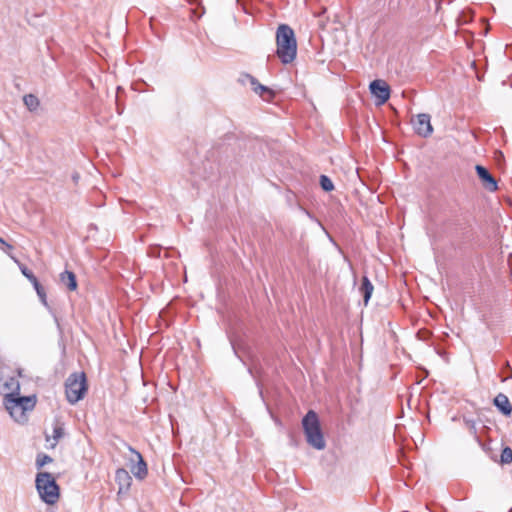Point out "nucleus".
Segmentation results:
<instances>
[{
    "label": "nucleus",
    "mask_w": 512,
    "mask_h": 512,
    "mask_svg": "<svg viewBox=\"0 0 512 512\" xmlns=\"http://www.w3.org/2000/svg\"><path fill=\"white\" fill-rule=\"evenodd\" d=\"M23 102H24V105L26 106V108L30 112L37 111L39 106H40V101H39L38 97L35 96L34 94H27V95H25L23 97Z\"/></svg>",
    "instance_id": "f3484780"
},
{
    "label": "nucleus",
    "mask_w": 512,
    "mask_h": 512,
    "mask_svg": "<svg viewBox=\"0 0 512 512\" xmlns=\"http://www.w3.org/2000/svg\"><path fill=\"white\" fill-rule=\"evenodd\" d=\"M4 404L10 416L19 423L26 421V412L32 411L36 405V396H20L19 393L7 394Z\"/></svg>",
    "instance_id": "f03ea898"
},
{
    "label": "nucleus",
    "mask_w": 512,
    "mask_h": 512,
    "mask_svg": "<svg viewBox=\"0 0 512 512\" xmlns=\"http://www.w3.org/2000/svg\"><path fill=\"white\" fill-rule=\"evenodd\" d=\"M276 54L283 64L293 62L297 55V41L293 29L281 24L276 31Z\"/></svg>",
    "instance_id": "f257e3e1"
},
{
    "label": "nucleus",
    "mask_w": 512,
    "mask_h": 512,
    "mask_svg": "<svg viewBox=\"0 0 512 512\" xmlns=\"http://www.w3.org/2000/svg\"><path fill=\"white\" fill-rule=\"evenodd\" d=\"M246 74H247V73H245V74H242V75H241L240 80H241V82H242V83H246L247 81L249 82V80H248L247 78H245V77H244Z\"/></svg>",
    "instance_id": "5701e85b"
},
{
    "label": "nucleus",
    "mask_w": 512,
    "mask_h": 512,
    "mask_svg": "<svg viewBox=\"0 0 512 512\" xmlns=\"http://www.w3.org/2000/svg\"><path fill=\"white\" fill-rule=\"evenodd\" d=\"M60 282L65 285L70 291H74L77 288L76 276L71 271H64L60 274Z\"/></svg>",
    "instance_id": "dca6fc26"
},
{
    "label": "nucleus",
    "mask_w": 512,
    "mask_h": 512,
    "mask_svg": "<svg viewBox=\"0 0 512 512\" xmlns=\"http://www.w3.org/2000/svg\"><path fill=\"white\" fill-rule=\"evenodd\" d=\"M64 435V428L60 425H57L54 427L53 429V439L55 440V442H57L59 439H61ZM56 443L53 444V446L55 445Z\"/></svg>",
    "instance_id": "412c9836"
},
{
    "label": "nucleus",
    "mask_w": 512,
    "mask_h": 512,
    "mask_svg": "<svg viewBox=\"0 0 512 512\" xmlns=\"http://www.w3.org/2000/svg\"><path fill=\"white\" fill-rule=\"evenodd\" d=\"M463 423L469 433L473 436L475 442L483 449L485 450V444L482 442L477 429V423L474 419L468 418L467 416H463Z\"/></svg>",
    "instance_id": "4468645a"
},
{
    "label": "nucleus",
    "mask_w": 512,
    "mask_h": 512,
    "mask_svg": "<svg viewBox=\"0 0 512 512\" xmlns=\"http://www.w3.org/2000/svg\"><path fill=\"white\" fill-rule=\"evenodd\" d=\"M115 481L118 484V494H121L129 490L132 478L126 469L119 468L115 473Z\"/></svg>",
    "instance_id": "9b49d317"
},
{
    "label": "nucleus",
    "mask_w": 512,
    "mask_h": 512,
    "mask_svg": "<svg viewBox=\"0 0 512 512\" xmlns=\"http://www.w3.org/2000/svg\"><path fill=\"white\" fill-rule=\"evenodd\" d=\"M244 77L249 80V83L251 84L252 89L254 90L255 93L259 94L261 97H263L266 100L273 98V96H274L273 91L270 88H268L264 85H261L255 77H253L250 74H246Z\"/></svg>",
    "instance_id": "f8f14e48"
},
{
    "label": "nucleus",
    "mask_w": 512,
    "mask_h": 512,
    "mask_svg": "<svg viewBox=\"0 0 512 512\" xmlns=\"http://www.w3.org/2000/svg\"><path fill=\"white\" fill-rule=\"evenodd\" d=\"M500 461L502 464H510L512 462V449L510 447L503 448Z\"/></svg>",
    "instance_id": "6ab92c4d"
},
{
    "label": "nucleus",
    "mask_w": 512,
    "mask_h": 512,
    "mask_svg": "<svg viewBox=\"0 0 512 512\" xmlns=\"http://www.w3.org/2000/svg\"><path fill=\"white\" fill-rule=\"evenodd\" d=\"M373 290H374V287H373L371 281L368 279L367 276H363L362 280H361V285L359 287V292L363 296L365 305L368 304Z\"/></svg>",
    "instance_id": "2eb2a0df"
},
{
    "label": "nucleus",
    "mask_w": 512,
    "mask_h": 512,
    "mask_svg": "<svg viewBox=\"0 0 512 512\" xmlns=\"http://www.w3.org/2000/svg\"><path fill=\"white\" fill-rule=\"evenodd\" d=\"M129 450L135 455L136 458V464L131 467L132 474L138 479H144L148 473V470L142 455L132 447H129Z\"/></svg>",
    "instance_id": "9d476101"
},
{
    "label": "nucleus",
    "mask_w": 512,
    "mask_h": 512,
    "mask_svg": "<svg viewBox=\"0 0 512 512\" xmlns=\"http://www.w3.org/2000/svg\"><path fill=\"white\" fill-rule=\"evenodd\" d=\"M493 404L504 416L508 417L512 414V405L505 394L499 393L496 395Z\"/></svg>",
    "instance_id": "ddd939ff"
},
{
    "label": "nucleus",
    "mask_w": 512,
    "mask_h": 512,
    "mask_svg": "<svg viewBox=\"0 0 512 512\" xmlns=\"http://www.w3.org/2000/svg\"><path fill=\"white\" fill-rule=\"evenodd\" d=\"M476 173L479 179L482 182L484 188L490 192H494L497 190V182L495 178L491 175V173L482 165H476L475 167Z\"/></svg>",
    "instance_id": "6e6552de"
},
{
    "label": "nucleus",
    "mask_w": 512,
    "mask_h": 512,
    "mask_svg": "<svg viewBox=\"0 0 512 512\" xmlns=\"http://www.w3.org/2000/svg\"><path fill=\"white\" fill-rule=\"evenodd\" d=\"M415 132L424 138L429 137L433 133L431 125V117L427 113H420L412 120Z\"/></svg>",
    "instance_id": "0eeeda50"
},
{
    "label": "nucleus",
    "mask_w": 512,
    "mask_h": 512,
    "mask_svg": "<svg viewBox=\"0 0 512 512\" xmlns=\"http://www.w3.org/2000/svg\"><path fill=\"white\" fill-rule=\"evenodd\" d=\"M371 94L377 99L376 104L382 105L390 98V87L384 80H374L370 83Z\"/></svg>",
    "instance_id": "423d86ee"
},
{
    "label": "nucleus",
    "mask_w": 512,
    "mask_h": 512,
    "mask_svg": "<svg viewBox=\"0 0 512 512\" xmlns=\"http://www.w3.org/2000/svg\"><path fill=\"white\" fill-rule=\"evenodd\" d=\"M320 185L321 188L326 192H330L334 189L332 180L326 175L320 176Z\"/></svg>",
    "instance_id": "a211bd4d"
},
{
    "label": "nucleus",
    "mask_w": 512,
    "mask_h": 512,
    "mask_svg": "<svg viewBox=\"0 0 512 512\" xmlns=\"http://www.w3.org/2000/svg\"><path fill=\"white\" fill-rule=\"evenodd\" d=\"M87 389V379L84 372H74L65 381L66 399L72 405L84 398Z\"/></svg>",
    "instance_id": "39448f33"
},
{
    "label": "nucleus",
    "mask_w": 512,
    "mask_h": 512,
    "mask_svg": "<svg viewBox=\"0 0 512 512\" xmlns=\"http://www.w3.org/2000/svg\"><path fill=\"white\" fill-rule=\"evenodd\" d=\"M302 427L307 443L317 450H323L326 446L321 431L318 415L315 411L309 410L302 419Z\"/></svg>",
    "instance_id": "7ed1b4c3"
},
{
    "label": "nucleus",
    "mask_w": 512,
    "mask_h": 512,
    "mask_svg": "<svg viewBox=\"0 0 512 512\" xmlns=\"http://www.w3.org/2000/svg\"><path fill=\"white\" fill-rule=\"evenodd\" d=\"M36 489L43 502L55 504L60 496L59 486L51 473L39 472L35 479Z\"/></svg>",
    "instance_id": "20e7f679"
},
{
    "label": "nucleus",
    "mask_w": 512,
    "mask_h": 512,
    "mask_svg": "<svg viewBox=\"0 0 512 512\" xmlns=\"http://www.w3.org/2000/svg\"><path fill=\"white\" fill-rule=\"evenodd\" d=\"M53 459L47 454H39L36 458V466L38 469L42 468L44 465L51 463Z\"/></svg>",
    "instance_id": "aec40b11"
},
{
    "label": "nucleus",
    "mask_w": 512,
    "mask_h": 512,
    "mask_svg": "<svg viewBox=\"0 0 512 512\" xmlns=\"http://www.w3.org/2000/svg\"><path fill=\"white\" fill-rule=\"evenodd\" d=\"M189 3L193 4V3H196L197 0H188Z\"/></svg>",
    "instance_id": "393cba45"
},
{
    "label": "nucleus",
    "mask_w": 512,
    "mask_h": 512,
    "mask_svg": "<svg viewBox=\"0 0 512 512\" xmlns=\"http://www.w3.org/2000/svg\"><path fill=\"white\" fill-rule=\"evenodd\" d=\"M78 178H79L78 174H75V175L73 176V180H74L75 182H77Z\"/></svg>",
    "instance_id": "b1692460"
},
{
    "label": "nucleus",
    "mask_w": 512,
    "mask_h": 512,
    "mask_svg": "<svg viewBox=\"0 0 512 512\" xmlns=\"http://www.w3.org/2000/svg\"><path fill=\"white\" fill-rule=\"evenodd\" d=\"M0 243L5 245L7 249H9V250L12 249V246L10 244L6 243L2 238H0Z\"/></svg>",
    "instance_id": "4be33fe9"
},
{
    "label": "nucleus",
    "mask_w": 512,
    "mask_h": 512,
    "mask_svg": "<svg viewBox=\"0 0 512 512\" xmlns=\"http://www.w3.org/2000/svg\"><path fill=\"white\" fill-rule=\"evenodd\" d=\"M20 270L22 274L32 283V286L37 292V295L39 296L41 302L48 306L47 303V296L44 287L39 283L37 277L32 273L31 270H29L26 266H20Z\"/></svg>",
    "instance_id": "1a4fd4ad"
}]
</instances>
